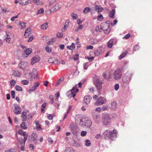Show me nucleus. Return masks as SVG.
Returning <instances> with one entry per match:
<instances>
[{
  "mask_svg": "<svg viewBox=\"0 0 152 152\" xmlns=\"http://www.w3.org/2000/svg\"><path fill=\"white\" fill-rule=\"evenodd\" d=\"M94 83L95 85L101 83L103 84V83L100 80L99 78L97 76H96L94 79Z\"/></svg>",
  "mask_w": 152,
  "mask_h": 152,
  "instance_id": "nucleus-14",
  "label": "nucleus"
},
{
  "mask_svg": "<svg viewBox=\"0 0 152 152\" xmlns=\"http://www.w3.org/2000/svg\"><path fill=\"white\" fill-rule=\"evenodd\" d=\"M87 134V132L86 131H82L81 132V135L82 136H85Z\"/></svg>",
  "mask_w": 152,
  "mask_h": 152,
  "instance_id": "nucleus-56",
  "label": "nucleus"
},
{
  "mask_svg": "<svg viewBox=\"0 0 152 152\" xmlns=\"http://www.w3.org/2000/svg\"><path fill=\"white\" fill-rule=\"evenodd\" d=\"M13 74L15 76L18 77H20L21 75L20 72L17 70H14Z\"/></svg>",
  "mask_w": 152,
  "mask_h": 152,
  "instance_id": "nucleus-23",
  "label": "nucleus"
},
{
  "mask_svg": "<svg viewBox=\"0 0 152 152\" xmlns=\"http://www.w3.org/2000/svg\"><path fill=\"white\" fill-rule=\"evenodd\" d=\"M37 74L38 72L37 69L34 68L33 69L31 77V80H32L35 79L37 77Z\"/></svg>",
  "mask_w": 152,
  "mask_h": 152,
  "instance_id": "nucleus-10",
  "label": "nucleus"
},
{
  "mask_svg": "<svg viewBox=\"0 0 152 152\" xmlns=\"http://www.w3.org/2000/svg\"><path fill=\"white\" fill-rule=\"evenodd\" d=\"M111 105L113 109H115L117 106V103L116 101H114L111 102Z\"/></svg>",
  "mask_w": 152,
  "mask_h": 152,
  "instance_id": "nucleus-24",
  "label": "nucleus"
},
{
  "mask_svg": "<svg viewBox=\"0 0 152 152\" xmlns=\"http://www.w3.org/2000/svg\"><path fill=\"white\" fill-rule=\"evenodd\" d=\"M71 16L73 19H76L77 18V15L75 14L74 12H73L71 14Z\"/></svg>",
  "mask_w": 152,
  "mask_h": 152,
  "instance_id": "nucleus-46",
  "label": "nucleus"
},
{
  "mask_svg": "<svg viewBox=\"0 0 152 152\" xmlns=\"http://www.w3.org/2000/svg\"><path fill=\"white\" fill-rule=\"evenodd\" d=\"M114 40L113 39H110L108 42L107 47L110 48H112L113 44H114Z\"/></svg>",
  "mask_w": 152,
  "mask_h": 152,
  "instance_id": "nucleus-19",
  "label": "nucleus"
},
{
  "mask_svg": "<svg viewBox=\"0 0 152 152\" xmlns=\"http://www.w3.org/2000/svg\"><path fill=\"white\" fill-rule=\"evenodd\" d=\"M21 108L18 105L15 106L14 110V112L16 115H18L21 113Z\"/></svg>",
  "mask_w": 152,
  "mask_h": 152,
  "instance_id": "nucleus-11",
  "label": "nucleus"
},
{
  "mask_svg": "<svg viewBox=\"0 0 152 152\" xmlns=\"http://www.w3.org/2000/svg\"><path fill=\"white\" fill-rule=\"evenodd\" d=\"M18 133L20 135H22L23 136H24L26 134L25 132H24L21 130H20L19 131Z\"/></svg>",
  "mask_w": 152,
  "mask_h": 152,
  "instance_id": "nucleus-51",
  "label": "nucleus"
},
{
  "mask_svg": "<svg viewBox=\"0 0 152 152\" xmlns=\"http://www.w3.org/2000/svg\"><path fill=\"white\" fill-rule=\"evenodd\" d=\"M77 123L80 126L83 127L85 126L87 128H89L92 125V122L90 119L88 117L84 119V121L83 120L80 119L77 121Z\"/></svg>",
  "mask_w": 152,
  "mask_h": 152,
  "instance_id": "nucleus-2",
  "label": "nucleus"
},
{
  "mask_svg": "<svg viewBox=\"0 0 152 152\" xmlns=\"http://www.w3.org/2000/svg\"><path fill=\"white\" fill-rule=\"evenodd\" d=\"M31 29L30 28H27L25 31L24 36L26 38L28 37L31 34Z\"/></svg>",
  "mask_w": 152,
  "mask_h": 152,
  "instance_id": "nucleus-18",
  "label": "nucleus"
},
{
  "mask_svg": "<svg viewBox=\"0 0 152 152\" xmlns=\"http://www.w3.org/2000/svg\"><path fill=\"white\" fill-rule=\"evenodd\" d=\"M21 83L24 85H27L28 84L29 82L27 80H23L21 81Z\"/></svg>",
  "mask_w": 152,
  "mask_h": 152,
  "instance_id": "nucleus-47",
  "label": "nucleus"
},
{
  "mask_svg": "<svg viewBox=\"0 0 152 152\" xmlns=\"http://www.w3.org/2000/svg\"><path fill=\"white\" fill-rule=\"evenodd\" d=\"M117 132L116 130L113 129L112 131L106 130L102 135V137L105 139L109 138L111 140H113L116 137Z\"/></svg>",
  "mask_w": 152,
  "mask_h": 152,
  "instance_id": "nucleus-1",
  "label": "nucleus"
},
{
  "mask_svg": "<svg viewBox=\"0 0 152 152\" xmlns=\"http://www.w3.org/2000/svg\"><path fill=\"white\" fill-rule=\"evenodd\" d=\"M53 114H49L48 115V119L51 120L53 119Z\"/></svg>",
  "mask_w": 152,
  "mask_h": 152,
  "instance_id": "nucleus-59",
  "label": "nucleus"
},
{
  "mask_svg": "<svg viewBox=\"0 0 152 152\" xmlns=\"http://www.w3.org/2000/svg\"><path fill=\"white\" fill-rule=\"evenodd\" d=\"M139 48V47L138 45H135L133 49L135 51L138 50Z\"/></svg>",
  "mask_w": 152,
  "mask_h": 152,
  "instance_id": "nucleus-64",
  "label": "nucleus"
},
{
  "mask_svg": "<svg viewBox=\"0 0 152 152\" xmlns=\"http://www.w3.org/2000/svg\"><path fill=\"white\" fill-rule=\"evenodd\" d=\"M46 103H43L42 105L41 108V112H43L45 108L46 107Z\"/></svg>",
  "mask_w": 152,
  "mask_h": 152,
  "instance_id": "nucleus-41",
  "label": "nucleus"
},
{
  "mask_svg": "<svg viewBox=\"0 0 152 152\" xmlns=\"http://www.w3.org/2000/svg\"><path fill=\"white\" fill-rule=\"evenodd\" d=\"M27 124L26 122H23L20 125L21 127L23 129H26L27 127Z\"/></svg>",
  "mask_w": 152,
  "mask_h": 152,
  "instance_id": "nucleus-34",
  "label": "nucleus"
},
{
  "mask_svg": "<svg viewBox=\"0 0 152 152\" xmlns=\"http://www.w3.org/2000/svg\"><path fill=\"white\" fill-rule=\"evenodd\" d=\"M102 84L99 83L95 85V86L97 89L98 92H99L100 90L102 88V86L101 85Z\"/></svg>",
  "mask_w": 152,
  "mask_h": 152,
  "instance_id": "nucleus-28",
  "label": "nucleus"
},
{
  "mask_svg": "<svg viewBox=\"0 0 152 152\" xmlns=\"http://www.w3.org/2000/svg\"><path fill=\"white\" fill-rule=\"evenodd\" d=\"M94 54L96 56H98L101 54L98 50H96L94 52Z\"/></svg>",
  "mask_w": 152,
  "mask_h": 152,
  "instance_id": "nucleus-49",
  "label": "nucleus"
},
{
  "mask_svg": "<svg viewBox=\"0 0 152 152\" xmlns=\"http://www.w3.org/2000/svg\"><path fill=\"white\" fill-rule=\"evenodd\" d=\"M54 41V39L53 38H51L49 41H48L47 43L48 45H50L52 42Z\"/></svg>",
  "mask_w": 152,
  "mask_h": 152,
  "instance_id": "nucleus-62",
  "label": "nucleus"
},
{
  "mask_svg": "<svg viewBox=\"0 0 152 152\" xmlns=\"http://www.w3.org/2000/svg\"><path fill=\"white\" fill-rule=\"evenodd\" d=\"M59 62L58 59L57 58H55V60L52 62V63L55 64H57Z\"/></svg>",
  "mask_w": 152,
  "mask_h": 152,
  "instance_id": "nucleus-63",
  "label": "nucleus"
},
{
  "mask_svg": "<svg viewBox=\"0 0 152 152\" xmlns=\"http://www.w3.org/2000/svg\"><path fill=\"white\" fill-rule=\"evenodd\" d=\"M131 78V76L130 73H127L125 74L122 78V86L124 87H125L130 81Z\"/></svg>",
  "mask_w": 152,
  "mask_h": 152,
  "instance_id": "nucleus-3",
  "label": "nucleus"
},
{
  "mask_svg": "<svg viewBox=\"0 0 152 152\" xmlns=\"http://www.w3.org/2000/svg\"><path fill=\"white\" fill-rule=\"evenodd\" d=\"M27 64V62H21L19 64L18 66L20 68L24 69L26 67Z\"/></svg>",
  "mask_w": 152,
  "mask_h": 152,
  "instance_id": "nucleus-15",
  "label": "nucleus"
},
{
  "mask_svg": "<svg viewBox=\"0 0 152 152\" xmlns=\"http://www.w3.org/2000/svg\"><path fill=\"white\" fill-rule=\"evenodd\" d=\"M29 0H20L19 1V3L22 6H24L29 3Z\"/></svg>",
  "mask_w": 152,
  "mask_h": 152,
  "instance_id": "nucleus-17",
  "label": "nucleus"
},
{
  "mask_svg": "<svg viewBox=\"0 0 152 152\" xmlns=\"http://www.w3.org/2000/svg\"><path fill=\"white\" fill-rule=\"evenodd\" d=\"M64 80V77H61L56 82L55 84V86H57L60 84L61 82H62Z\"/></svg>",
  "mask_w": 152,
  "mask_h": 152,
  "instance_id": "nucleus-31",
  "label": "nucleus"
},
{
  "mask_svg": "<svg viewBox=\"0 0 152 152\" xmlns=\"http://www.w3.org/2000/svg\"><path fill=\"white\" fill-rule=\"evenodd\" d=\"M22 120L23 121H25L27 118L26 113V112H23L22 113Z\"/></svg>",
  "mask_w": 152,
  "mask_h": 152,
  "instance_id": "nucleus-25",
  "label": "nucleus"
},
{
  "mask_svg": "<svg viewBox=\"0 0 152 152\" xmlns=\"http://www.w3.org/2000/svg\"><path fill=\"white\" fill-rule=\"evenodd\" d=\"M16 83L15 81L14 80H12L10 82V84L11 85V86L12 87H13Z\"/></svg>",
  "mask_w": 152,
  "mask_h": 152,
  "instance_id": "nucleus-52",
  "label": "nucleus"
},
{
  "mask_svg": "<svg viewBox=\"0 0 152 152\" xmlns=\"http://www.w3.org/2000/svg\"><path fill=\"white\" fill-rule=\"evenodd\" d=\"M122 71L120 68L117 69L113 74V77L115 80H118L121 79L122 76Z\"/></svg>",
  "mask_w": 152,
  "mask_h": 152,
  "instance_id": "nucleus-4",
  "label": "nucleus"
},
{
  "mask_svg": "<svg viewBox=\"0 0 152 152\" xmlns=\"http://www.w3.org/2000/svg\"><path fill=\"white\" fill-rule=\"evenodd\" d=\"M48 27L47 23H45L43 24L41 26V28L42 30H46Z\"/></svg>",
  "mask_w": 152,
  "mask_h": 152,
  "instance_id": "nucleus-32",
  "label": "nucleus"
},
{
  "mask_svg": "<svg viewBox=\"0 0 152 152\" xmlns=\"http://www.w3.org/2000/svg\"><path fill=\"white\" fill-rule=\"evenodd\" d=\"M55 2V0H49V4H48V6H49Z\"/></svg>",
  "mask_w": 152,
  "mask_h": 152,
  "instance_id": "nucleus-57",
  "label": "nucleus"
},
{
  "mask_svg": "<svg viewBox=\"0 0 152 152\" xmlns=\"http://www.w3.org/2000/svg\"><path fill=\"white\" fill-rule=\"evenodd\" d=\"M26 24L25 23L22 21L20 22L19 23V25L20 26L22 29H23L26 28Z\"/></svg>",
  "mask_w": 152,
  "mask_h": 152,
  "instance_id": "nucleus-33",
  "label": "nucleus"
},
{
  "mask_svg": "<svg viewBox=\"0 0 152 152\" xmlns=\"http://www.w3.org/2000/svg\"><path fill=\"white\" fill-rule=\"evenodd\" d=\"M15 89L17 91H22V88L20 86H19L18 85H17L16 86L15 88Z\"/></svg>",
  "mask_w": 152,
  "mask_h": 152,
  "instance_id": "nucleus-39",
  "label": "nucleus"
},
{
  "mask_svg": "<svg viewBox=\"0 0 152 152\" xmlns=\"http://www.w3.org/2000/svg\"><path fill=\"white\" fill-rule=\"evenodd\" d=\"M90 11V9L89 7H86L83 10V12L85 14L88 13Z\"/></svg>",
  "mask_w": 152,
  "mask_h": 152,
  "instance_id": "nucleus-37",
  "label": "nucleus"
},
{
  "mask_svg": "<svg viewBox=\"0 0 152 152\" xmlns=\"http://www.w3.org/2000/svg\"><path fill=\"white\" fill-rule=\"evenodd\" d=\"M49 98L51 100V101L50 102L51 104L53 103L54 101L53 96L52 95H50L49 96Z\"/></svg>",
  "mask_w": 152,
  "mask_h": 152,
  "instance_id": "nucleus-61",
  "label": "nucleus"
},
{
  "mask_svg": "<svg viewBox=\"0 0 152 152\" xmlns=\"http://www.w3.org/2000/svg\"><path fill=\"white\" fill-rule=\"evenodd\" d=\"M32 52V49L31 48H28L24 50L25 53L27 55H29Z\"/></svg>",
  "mask_w": 152,
  "mask_h": 152,
  "instance_id": "nucleus-29",
  "label": "nucleus"
},
{
  "mask_svg": "<svg viewBox=\"0 0 152 152\" xmlns=\"http://www.w3.org/2000/svg\"><path fill=\"white\" fill-rule=\"evenodd\" d=\"M55 95L56 97V98L55 99V100L56 101H58V98L60 96V94L59 92H57L55 94Z\"/></svg>",
  "mask_w": 152,
  "mask_h": 152,
  "instance_id": "nucleus-50",
  "label": "nucleus"
},
{
  "mask_svg": "<svg viewBox=\"0 0 152 152\" xmlns=\"http://www.w3.org/2000/svg\"><path fill=\"white\" fill-rule=\"evenodd\" d=\"M39 58L38 56H36L32 58L31 59V64L33 65L35 63L38 62L39 61Z\"/></svg>",
  "mask_w": 152,
  "mask_h": 152,
  "instance_id": "nucleus-13",
  "label": "nucleus"
},
{
  "mask_svg": "<svg viewBox=\"0 0 152 152\" xmlns=\"http://www.w3.org/2000/svg\"><path fill=\"white\" fill-rule=\"evenodd\" d=\"M91 100V96H86L84 97V102L86 104H88L90 103Z\"/></svg>",
  "mask_w": 152,
  "mask_h": 152,
  "instance_id": "nucleus-12",
  "label": "nucleus"
},
{
  "mask_svg": "<svg viewBox=\"0 0 152 152\" xmlns=\"http://www.w3.org/2000/svg\"><path fill=\"white\" fill-rule=\"evenodd\" d=\"M92 115L94 121L96 123L99 124L100 123L101 118L99 114L94 113L92 114Z\"/></svg>",
  "mask_w": 152,
  "mask_h": 152,
  "instance_id": "nucleus-8",
  "label": "nucleus"
},
{
  "mask_svg": "<svg viewBox=\"0 0 152 152\" xmlns=\"http://www.w3.org/2000/svg\"><path fill=\"white\" fill-rule=\"evenodd\" d=\"M90 65L89 63L88 62H86L83 64V69L85 70L87 69L88 66Z\"/></svg>",
  "mask_w": 152,
  "mask_h": 152,
  "instance_id": "nucleus-36",
  "label": "nucleus"
},
{
  "mask_svg": "<svg viewBox=\"0 0 152 152\" xmlns=\"http://www.w3.org/2000/svg\"><path fill=\"white\" fill-rule=\"evenodd\" d=\"M119 86L118 84H116L114 86V89L115 91H117L119 88Z\"/></svg>",
  "mask_w": 152,
  "mask_h": 152,
  "instance_id": "nucleus-55",
  "label": "nucleus"
},
{
  "mask_svg": "<svg viewBox=\"0 0 152 152\" xmlns=\"http://www.w3.org/2000/svg\"><path fill=\"white\" fill-rule=\"evenodd\" d=\"M64 152H75V151L72 148L68 147L66 149Z\"/></svg>",
  "mask_w": 152,
  "mask_h": 152,
  "instance_id": "nucleus-30",
  "label": "nucleus"
},
{
  "mask_svg": "<svg viewBox=\"0 0 152 152\" xmlns=\"http://www.w3.org/2000/svg\"><path fill=\"white\" fill-rule=\"evenodd\" d=\"M95 10L99 12H102L103 10V8L98 5H96L94 7Z\"/></svg>",
  "mask_w": 152,
  "mask_h": 152,
  "instance_id": "nucleus-20",
  "label": "nucleus"
},
{
  "mask_svg": "<svg viewBox=\"0 0 152 152\" xmlns=\"http://www.w3.org/2000/svg\"><path fill=\"white\" fill-rule=\"evenodd\" d=\"M11 96L13 99H14L15 97V92L14 91H12L11 92Z\"/></svg>",
  "mask_w": 152,
  "mask_h": 152,
  "instance_id": "nucleus-54",
  "label": "nucleus"
},
{
  "mask_svg": "<svg viewBox=\"0 0 152 152\" xmlns=\"http://www.w3.org/2000/svg\"><path fill=\"white\" fill-rule=\"evenodd\" d=\"M57 37L59 38L61 37H63V35L62 33L58 32L56 34Z\"/></svg>",
  "mask_w": 152,
  "mask_h": 152,
  "instance_id": "nucleus-53",
  "label": "nucleus"
},
{
  "mask_svg": "<svg viewBox=\"0 0 152 152\" xmlns=\"http://www.w3.org/2000/svg\"><path fill=\"white\" fill-rule=\"evenodd\" d=\"M4 39L7 42H9L10 40V36L8 34H7Z\"/></svg>",
  "mask_w": 152,
  "mask_h": 152,
  "instance_id": "nucleus-35",
  "label": "nucleus"
},
{
  "mask_svg": "<svg viewBox=\"0 0 152 152\" xmlns=\"http://www.w3.org/2000/svg\"><path fill=\"white\" fill-rule=\"evenodd\" d=\"M126 53H122L119 56V59H121L122 58L125 57L126 55Z\"/></svg>",
  "mask_w": 152,
  "mask_h": 152,
  "instance_id": "nucleus-45",
  "label": "nucleus"
},
{
  "mask_svg": "<svg viewBox=\"0 0 152 152\" xmlns=\"http://www.w3.org/2000/svg\"><path fill=\"white\" fill-rule=\"evenodd\" d=\"M51 48L50 46H47L45 48L46 51L48 53H50L51 51Z\"/></svg>",
  "mask_w": 152,
  "mask_h": 152,
  "instance_id": "nucleus-43",
  "label": "nucleus"
},
{
  "mask_svg": "<svg viewBox=\"0 0 152 152\" xmlns=\"http://www.w3.org/2000/svg\"><path fill=\"white\" fill-rule=\"evenodd\" d=\"M20 13H19L17 15L14 16L12 17L11 18V20L12 21H14L15 20V18H17L18 17V15Z\"/></svg>",
  "mask_w": 152,
  "mask_h": 152,
  "instance_id": "nucleus-60",
  "label": "nucleus"
},
{
  "mask_svg": "<svg viewBox=\"0 0 152 152\" xmlns=\"http://www.w3.org/2000/svg\"><path fill=\"white\" fill-rule=\"evenodd\" d=\"M102 28V27L101 26H97L95 29V30L96 32H100L101 31Z\"/></svg>",
  "mask_w": 152,
  "mask_h": 152,
  "instance_id": "nucleus-44",
  "label": "nucleus"
},
{
  "mask_svg": "<svg viewBox=\"0 0 152 152\" xmlns=\"http://www.w3.org/2000/svg\"><path fill=\"white\" fill-rule=\"evenodd\" d=\"M37 135L35 133H32L31 135V139L32 140L35 141L37 140Z\"/></svg>",
  "mask_w": 152,
  "mask_h": 152,
  "instance_id": "nucleus-26",
  "label": "nucleus"
},
{
  "mask_svg": "<svg viewBox=\"0 0 152 152\" xmlns=\"http://www.w3.org/2000/svg\"><path fill=\"white\" fill-rule=\"evenodd\" d=\"M115 14V10L114 9H113L112 10V11L110 12L109 13V16L110 17L114 18V16Z\"/></svg>",
  "mask_w": 152,
  "mask_h": 152,
  "instance_id": "nucleus-27",
  "label": "nucleus"
},
{
  "mask_svg": "<svg viewBox=\"0 0 152 152\" xmlns=\"http://www.w3.org/2000/svg\"><path fill=\"white\" fill-rule=\"evenodd\" d=\"M44 12V10L43 8L40 9L37 12V14H40L43 13Z\"/></svg>",
  "mask_w": 152,
  "mask_h": 152,
  "instance_id": "nucleus-58",
  "label": "nucleus"
},
{
  "mask_svg": "<svg viewBox=\"0 0 152 152\" xmlns=\"http://www.w3.org/2000/svg\"><path fill=\"white\" fill-rule=\"evenodd\" d=\"M78 89H77L76 86H74L72 89L68 91L66 93L67 96L69 98H74L76 95L75 93L78 92Z\"/></svg>",
  "mask_w": 152,
  "mask_h": 152,
  "instance_id": "nucleus-6",
  "label": "nucleus"
},
{
  "mask_svg": "<svg viewBox=\"0 0 152 152\" xmlns=\"http://www.w3.org/2000/svg\"><path fill=\"white\" fill-rule=\"evenodd\" d=\"M35 123L36 125L37 130L40 131L42 129L41 126V125L39 124V122L38 121H35Z\"/></svg>",
  "mask_w": 152,
  "mask_h": 152,
  "instance_id": "nucleus-22",
  "label": "nucleus"
},
{
  "mask_svg": "<svg viewBox=\"0 0 152 152\" xmlns=\"http://www.w3.org/2000/svg\"><path fill=\"white\" fill-rule=\"evenodd\" d=\"M97 18L98 20L101 21L103 20V18L102 15V14H100L97 17Z\"/></svg>",
  "mask_w": 152,
  "mask_h": 152,
  "instance_id": "nucleus-48",
  "label": "nucleus"
},
{
  "mask_svg": "<svg viewBox=\"0 0 152 152\" xmlns=\"http://www.w3.org/2000/svg\"><path fill=\"white\" fill-rule=\"evenodd\" d=\"M102 121L105 126L109 125L111 123V118L109 115L107 113L104 114L102 116Z\"/></svg>",
  "mask_w": 152,
  "mask_h": 152,
  "instance_id": "nucleus-5",
  "label": "nucleus"
},
{
  "mask_svg": "<svg viewBox=\"0 0 152 152\" xmlns=\"http://www.w3.org/2000/svg\"><path fill=\"white\" fill-rule=\"evenodd\" d=\"M85 145L87 147L90 146L91 145L90 141L88 140H86Z\"/></svg>",
  "mask_w": 152,
  "mask_h": 152,
  "instance_id": "nucleus-42",
  "label": "nucleus"
},
{
  "mask_svg": "<svg viewBox=\"0 0 152 152\" xmlns=\"http://www.w3.org/2000/svg\"><path fill=\"white\" fill-rule=\"evenodd\" d=\"M102 29L104 31L105 34H108L110 32L111 29L110 28L109 25L106 23L104 24V26L102 27Z\"/></svg>",
  "mask_w": 152,
  "mask_h": 152,
  "instance_id": "nucleus-9",
  "label": "nucleus"
},
{
  "mask_svg": "<svg viewBox=\"0 0 152 152\" xmlns=\"http://www.w3.org/2000/svg\"><path fill=\"white\" fill-rule=\"evenodd\" d=\"M61 7V6L58 4H56L55 6L52 8V9H53L52 12H54L58 10Z\"/></svg>",
  "mask_w": 152,
  "mask_h": 152,
  "instance_id": "nucleus-21",
  "label": "nucleus"
},
{
  "mask_svg": "<svg viewBox=\"0 0 152 152\" xmlns=\"http://www.w3.org/2000/svg\"><path fill=\"white\" fill-rule=\"evenodd\" d=\"M40 84L39 82H35L34 83V86L32 87L31 89L29 91H34Z\"/></svg>",
  "mask_w": 152,
  "mask_h": 152,
  "instance_id": "nucleus-16",
  "label": "nucleus"
},
{
  "mask_svg": "<svg viewBox=\"0 0 152 152\" xmlns=\"http://www.w3.org/2000/svg\"><path fill=\"white\" fill-rule=\"evenodd\" d=\"M100 54L103 53L104 51V48L103 47H99L98 49Z\"/></svg>",
  "mask_w": 152,
  "mask_h": 152,
  "instance_id": "nucleus-38",
  "label": "nucleus"
},
{
  "mask_svg": "<svg viewBox=\"0 0 152 152\" xmlns=\"http://www.w3.org/2000/svg\"><path fill=\"white\" fill-rule=\"evenodd\" d=\"M67 47L69 50H73L75 48V44L72 43L70 46H67Z\"/></svg>",
  "mask_w": 152,
  "mask_h": 152,
  "instance_id": "nucleus-40",
  "label": "nucleus"
},
{
  "mask_svg": "<svg viewBox=\"0 0 152 152\" xmlns=\"http://www.w3.org/2000/svg\"><path fill=\"white\" fill-rule=\"evenodd\" d=\"M106 100L104 97L99 96L97 99L96 102L94 103V105L98 106L106 103Z\"/></svg>",
  "mask_w": 152,
  "mask_h": 152,
  "instance_id": "nucleus-7",
  "label": "nucleus"
}]
</instances>
